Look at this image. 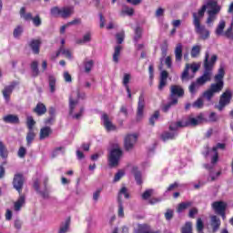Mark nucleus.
I'll return each instance as SVG.
<instances>
[{
	"label": "nucleus",
	"mask_w": 233,
	"mask_h": 233,
	"mask_svg": "<svg viewBox=\"0 0 233 233\" xmlns=\"http://www.w3.org/2000/svg\"><path fill=\"white\" fill-rule=\"evenodd\" d=\"M200 86H201L199 83H198V80H196L195 82H192L188 87L191 96H196V93L199 90Z\"/></svg>",
	"instance_id": "35"
},
{
	"label": "nucleus",
	"mask_w": 233,
	"mask_h": 233,
	"mask_svg": "<svg viewBox=\"0 0 233 233\" xmlns=\"http://www.w3.org/2000/svg\"><path fill=\"white\" fill-rule=\"evenodd\" d=\"M25 195H20L17 201L15 202V205H14L15 211L19 212V210H21V208H23V205H25Z\"/></svg>",
	"instance_id": "27"
},
{
	"label": "nucleus",
	"mask_w": 233,
	"mask_h": 233,
	"mask_svg": "<svg viewBox=\"0 0 233 233\" xmlns=\"http://www.w3.org/2000/svg\"><path fill=\"white\" fill-rule=\"evenodd\" d=\"M188 207H192V202H182V203L178 204L177 210L178 214H181V212H183L184 210H187V208H188Z\"/></svg>",
	"instance_id": "40"
},
{
	"label": "nucleus",
	"mask_w": 233,
	"mask_h": 233,
	"mask_svg": "<svg viewBox=\"0 0 233 233\" xmlns=\"http://www.w3.org/2000/svg\"><path fill=\"white\" fill-rule=\"evenodd\" d=\"M123 196L126 199H128L130 198V195L128 194V190L126 187H123L120 191L118 192V218H125V208L123 207Z\"/></svg>",
	"instance_id": "9"
},
{
	"label": "nucleus",
	"mask_w": 233,
	"mask_h": 233,
	"mask_svg": "<svg viewBox=\"0 0 233 233\" xmlns=\"http://www.w3.org/2000/svg\"><path fill=\"white\" fill-rule=\"evenodd\" d=\"M3 119L5 123H10L11 125H17L19 123V116L15 115H6Z\"/></svg>",
	"instance_id": "25"
},
{
	"label": "nucleus",
	"mask_w": 233,
	"mask_h": 233,
	"mask_svg": "<svg viewBox=\"0 0 233 233\" xmlns=\"http://www.w3.org/2000/svg\"><path fill=\"white\" fill-rule=\"evenodd\" d=\"M34 54H39V46H41L40 40H32L29 44Z\"/></svg>",
	"instance_id": "32"
},
{
	"label": "nucleus",
	"mask_w": 233,
	"mask_h": 233,
	"mask_svg": "<svg viewBox=\"0 0 233 233\" xmlns=\"http://www.w3.org/2000/svg\"><path fill=\"white\" fill-rule=\"evenodd\" d=\"M34 139H35V132H34V130H28L25 137L27 147H31L32 143H34Z\"/></svg>",
	"instance_id": "33"
},
{
	"label": "nucleus",
	"mask_w": 233,
	"mask_h": 233,
	"mask_svg": "<svg viewBox=\"0 0 233 233\" xmlns=\"http://www.w3.org/2000/svg\"><path fill=\"white\" fill-rule=\"evenodd\" d=\"M35 112L37 116H44V114H46V106L43 103H38L35 108Z\"/></svg>",
	"instance_id": "30"
},
{
	"label": "nucleus",
	"mask_w": 233,
	"mask_h": 233,
	"mask_svg": "<svg viewBox=\"0 0 233 233\" xmlns=\"http://www.w3.org/2000/svg\"><path fill=\"white\" fill-rule=\"evenodd\" d=\"M101 120L107 132H112L116 130V126L112 123V120H110V117H108V115L106 114L102 115Z\"/></svg>",
	"instance_id": "17"
},
{
	"label": "nucleus",
	"mask_w": 233,
	"mask_h": 233,
	"mask_svg": "<svg viewBox=\"0 0 233 233\" xmlns=\"http://www.w3.org/2000/svg\"><path fill=\"white\" fill-rule=\"evenodd\" d=\"M205 228V224L201 218L197 219V230L198 233H203V229Z\"/></svg>",
	"instance_id": "48"
},
{
	"label": "nucleus",
	"mask_w": 233,
	"mask_h": 233,
	"mask_svg": "<svg viewBox=\"0 0 233 233\" xmlns=\"http://www.w3.org/2000/svg\"><path fill=\"white\" fill-rule=\"evenodd\" d=\"M31 70L33 77H37L39 76V62L33 61L31 63Z\"/></svg>",
	"instance_id": "34"
},
{
	"label": "nucleus",
	"mask_w": 233,
	"mask_h": 233,
	"mask_svg": "<svg viewBox=\"0 0 233 233\" xmlns=\"http://www.w3.org/2000/svg\"><path fill=\"white\" fill-rule=\"evenodd\" d=\"M116 42L121 45L125 41V31H121L116 35Z\"/></svg>",
	"instance_id": "51"
},
{
	"label": "nucleus",
	"mask_w": 233,
	"mask_h": 233,
	"mask_svg": "<svg viewBox=\"0 0 233 233\" xmlns=\"http://www.w3.org/2000/svg\"><path fill=\"white\" fill-rule=\"evenodd\" d=\"M23 185H25V177L21 174H15L13 179V187L21 194L23 191Z\"/></svg>",
	"instance_id": "14"
},
{
	"label": "nucleus",
	"mask_w": 233,
	"mask_h": 233,
	"mask_svg": "<svg viewBox=\"0 0 233 233\" xmlns=\"http://www.w3.org/2000/svg\"><path fill=\"white\" fill-rule=\"evenodd\" d=\"M212 79V71H208L207 69H204L203 75L197 79V82L199 83L201 86L205 85L206 83H208Z\"/></svg>",
	"instance_id": "19"
},
{
	"label": "nucleus",
	"mask_w": 233,
	"mask_h": 233,
	"mask_svg": "<svg viewBox=\"0 0 233 233\" xmlns=\"http://www.w3.org/2000/svg\"><path fill=\"white\" fill-rule=\"evenodd\" d=\"M145 110V95L141 94L138 98V106H137V119H141L143 117V112Z\"/></svg>",
	"instance_id": "20"
},
{
	"label": "nucleus",
	"mask_w": 233,
	"mask_h": 233,
	"mask_svg": "<svg viewBox=\"0 0 233 233\" xmlns=\"http://www.w3.org/2000/svg\"><path fill=\"white\" fill-rule=\"evenodd\" d=\"M210 226L212 227V232L216 233L219 230V227H221V219L218 216L212 215L210 217Z\"/></svg>",
	"instance_id": "22"
},
{
	"label": "nucleus",
	"mask_w": 233,
	"mask_h": 233,
	"mask_svg": "<svg viewBox=\"0 0 233 233\" xmlns=\"http://www.w3.org/2000/svg\"><path fill=\"white\" fill-rule=\"evenodd\" d=\"M225 66H220L218 74L214 76L215 83L211 84L209 88L203 93V97H206L207 101H212L215 94H219L225 86Z\"/></svg>",
	"instance_id": "1"
},
{
	"label": "nucleus",
	"mask_w": 233,
	"mask_h": 233,
	"mask_svg": "<svg viewBox=\"0 0 233 233\" xmlns=\"http://www.w3.org/2000/svg\"><path fill=\"white\" fill-rule=\"evenodd\" d=\"M177 122H173L169 126V131L164 132L161 135V139L164 141H168L170 139H174L177 136V129L181 128V127H177Z\"/></svg>",
	"instance_id": "12"
},
{
	"label": "nucleus",
	"mask_w": 233,
	"mask_h": 233,
	"mask_svg": "<svg viewBox=\"0 0 233 233\" xmlns=\"http://www.w3.org/2000/svg\"><path fill=\"white\" fill-rule=\"evenodd\" d=\"M121 157H123V150L119 147H116L112 149L108 156V166L111 168H114L119 165V161H121Z\"/></svg>",
	"instance_id": "5"
},
{
	"label": "nucleus",
	"mask_w": 233,
	"mask_h": 233,
	"mask_svg": "<svg viewBox=\"0 0 233 233\" xmlns=\"http://www.w3.org/2000/svg\"><path fill=\"white\" fill-rule=\"evenodd\" d=\"M23 32H24L23 25H17L13 32V35L15 39H19V37H21V35H23Z\"/></svg>",
	"instance_id": "41"
},
{
	"label": "nucleus",
	"mask_w": 233,
	"mask_h": 233,
	"mask_svg": "<svg viewBox=\"0 0 233 233\" xmlns=\"http://www.w3.org/2000/svg\"><path fill=\"white\" fill-rule=\"evenodd\" d=\"M198 214V209L196 208H193L189 210V218H194L195 216Z\"/></svg>",
	"instance_id": "64"
},
{
	"label": "nucleus",
	"mask_w": 233,
	"mask_h": 233,
	"mask_svg": "<svg viewBox=\"0 0 233 233\" xmlns=\"http://www.w3.org/2000/svg\"><path fill=\"white\" fill-rule=\"evenodd\" d=\"M74 96H77V97H81V94L73 92L72 96L69 97V116L73 117V119H81L83 117V114L85 113V107H80L78 113L76 112V108L79 105V100L74 99Z\"/></svg>",
	"instance_id": "3"
},
{
	"label": "nucleus",
	"mask_w": 233,
	"mask_h": 233,
	"mask_svg": "<svg viewBox=\"0 0 233 233\" xmlns=\"http://www.w3.org/2000/svg\"><path fill=\"white\" fill-rule=\"evenodd\" d=\"M141 27H137L135 29V37H134V41L135 43H137V41H139L141 39Z\"/></svg>",
	"instance_id": "54"
},
{
	"label": "nucleus",
	"mask_w": 233,
	"mask_h": 233,
	"mask_svg": "<svg viewBox=\"0 0 233 233\" xmlns=\"http://www.w3.org/2000/svg\"><path fill=\"white\" fill-rule=\"evenodd\" d=\"M26 125H27L28 130H34V125H35V120H34V117L30 116H27Z\"/></svg>",
	"instance_id": "49"
},
{
	"label": "nucleus",
	"mask_w": 233,
	"mask_h": 233,
	"mask_svg": "<svg viewBox=\"0 0 233 233\" xmlns=\"http://www.w3.org/2000/svg\"><path fill=\"white\" fill-rule=\"evenodd\" d=\"M130 74H124L123 77V85L127 90V96L130 98L132 97V93L130 92V86H128V83H130Z\"/></svg>",
	"instance_id": "24"
},
{
	"label": "nucleus",
	"mask_w": 233,
	"mask_h": 233,
	"mask_svg": "<svg viewBox=\"0 0 233 233\" xmlns=\"http://www.w3.org/2000/svg\"><path fill=\"white\" fill-rule=\"evenodd\" d=\"M49 88L52 94L56 92V77L54 76H49Z\"/></svg>",
	"instance_id": "47"
},
{
	"label": "nucleus",
	"mask_w": 233,
	"mask_h": 233,
	"mask_svg": "<svg viewBox=\"0 0 233 233\" xmlns=\"http://www.w3.org/2000/svg\"><path fill=\"white\" fill-rule=\"evenodd\" d=\"M230 101H232V91L230 89H227L221 96L218 101V105L215 106V108H218L219 112L225 109V106L230 105Z\"/></svg>",
	"instance_id": "8"
},
{
	"label": "nucleus",
	"mask_w": 233,
	"mask_h": 233,
	"mask_svg": "<svg viewBox=\"0 0 233 233\" xmlns=\"http://www.w3.org/2000/svg\"><path fill=\"white\" fill-rule=\"evenodd\" d=\"M204 105L203 97H199L192 104L193 108H202Z\"/></svg>",
	"instance_id": "50"
},
{
	"label": "nucleus",
	"mask_w": 233,
	"mask_h": 233,
	"mask_svg": "<svg viewBox=\"0 0 233 233\" xmlns=\"http://www.w3.org/2000/svg\"><path fill=\"white\" fill-rule=\"evenodd\" d=\"M50 134H52V128H50L49 127H45L43 128L40 129V139H46V137H48V136H50Z\"/></svg>",
	"instance_id": "31"
},
{
	"label": "nucleus",
	"mask_w": 233,
	"mask_h": 233,
	"mask_svg": "<svg viewBox=\"0 0 233 233\" xmlns=\"http://www.w3.org/2000/svg\"><path fill=\"white\" fill-rule=\"evenodd\" d=\"M14 88H15V83H12L9 86H6L2 91L4 99H5L6 103L10 101V96H12V92H14Z\"/></svg>",
	"instance_id": "21"
},
{
	"label": "nucleus",
	"mask_w": 233,
	"mask_h": 233,
	"mask_svg": "<svg viewBox=\"0 0 233 233\" xmlns=\"http://www.w3.org/2000/svg\"><path fill=\"white\" fill-rule=\"evenodd\" d=\"M208 10V17L206 21L207 25L210 26L214 21L218 18V13L221 11V7L218 5V2L214 0H209L206 5V10Z\"/></svg>",
	"instance_id": "4"
},
{
	"label": "nucleus",
	"mask_w": 233,
	"mask_h": 233,
	"mask_svg": "<svg viewBox=\"0 0 233 233\" xmlns=\"http://www.w3.org/2000/svg\"><path fill=\"white\" fill-rule=\"evenodd\" d=\"M181 233H193L192 232V222H186L181 228Z\"/></svg>",
	"instance_id": "45"
},
{
	"label": "nucleus",
	"mask_w": 233,
	"mask_h": 233,
	"mask_svg": "<svg viewBox=\"0 0 233 233\" xmlns=\"http://www.w3.org/2000/svg\"><path fill=\"white\" fill-rule=\"evenodd\" d=\"M135 179L137 185H141L143 183V179L141 178V172L137 171L135 173Z\"/></svg>",
	"instance_id": "62"
},
{
	"label": "nucleus",
	"mask_w": 233,
	"mask_h": 233,
	"mask_svg": "<svg viewBox=\"0 0 233 233\" xmlns=\"http://www.w3.org/2000/svg\"><path fill=\"white\" fill-rule=\"evenodd\" d=\"M58 154H65V147H56L53 151V157H56V156H58Z\"/></svg>",
	"instance_id": "58"
},
{
	"label": "nucleus",
	"mask_w": 233,
	"mask_h": 233,
	"mask_svg": "<svg viewBox=\"0 0 233 233\" xmlns=\"http://www.w3.org/2000/svg\"><path fill=\"white\" fill-rule=\"evenodd\" d=\"M233 28L232 26H229L228 28V30L225 32L224 35H226V37H228V39H232L233 40V32H232Z\"/></svg>",
	"instance_id": "60"
},
{
	"label": "nucleus",
	"mask_w": 233,
	"mask_h": 233,
	"mask_svg": "<svg viewBox=\"0 0 233 233\" xmlns=\"http://www.w3.org/2000/svg\"><path fill=\"white\" fill-rule=\"evenodd\" d=\"M217 61H218L217 55L210 56V52L206 51L205 58H204V70L212 72V70H214V66Z\"/></svg>",
	"instance_id": "10"
},
{
	"label": "nucleus",
	"mask_w": 233,
	"mask_h": 233,
	"mask_svg": "<svg viewBox=\"0 0 233 233\" xmlns=\"http://www.w3.org/2000/svg\"><path fill=\"white\" fill-rule=\"evenodd\" d=\"M165 218L167 221H170V219L174 218V211L172 209H167V212L165 213Z\"/></svg>",
	"instance_id": "57"
},
{
	"label": "nucleus",
	"mask_w": 233,
	"mask_h": 233,
	"mask_svg": "<svg viewBox=\"0 0 233 233\" xmlns=\"http://www.w3.org/2000/svg\"><path fill=\"white\" fill-rule=\"evenodd\" d=\"M159 119V111H156L153 116L149 118V123L154 127L156 125V121Z\"/></svg>",
	"instance_id": "52"
},
{
	"label": "nucleus",
	"mask_w": 233,
	"mask_h": 233,
	"mask_svg": "<svg viewBox=\"0 0 233 233\" xmlns=\"http://www.w3.org/2000/svg\"><path fill=\"white\" fill-rule=\"evenodd\" d=\"M120 15L125 17V15H134V9L132 7H128L127 5H123Z\"/></svg>",
	"instance_id": "36"
},
{
	"label": "nucleus",
	"mask_w": 233,
	"mask_h": 233,
	"mask_svg": "<svg viewBox=\"0 0 233 233\" xmlns=\"http://www.w3.org/2000/svg\"><path fill=\"white\" fill-rule=\"evenodd\" d=\"M203 114H200L196 117H189L187 121H177L175 127H180V128H184L185 127H198V125L203 123Z\"/></svg>",
	"instance_id": "7"
},
{
	"label": "nucleus",
	"mask_w": 233,
	"mask_h": 233,
	"mask_svg": "<svg viewBox=\"0 0 233 233\" xmlns=\"http://www.w3.org/2000/svg\"><path fill=\"white\" fill-rule=\"evenodd\" d=\"M74 14V7L73 6H66L59 8L57 6L51 8V15L55 17H63L66 19V17H70V15Z\"/></svg>",
	"instance_id": "6"
},
{
	"label": "nucleus",
	"mask_w": 233,
	"mask_h": 233,
	"mask_svg": "<svg viewBox=\"0 0 233 233\" xmlns=\"http://www.w3.org/2000/svg\"><path fill=\"white\" fill-rule=\"evenodd\" d=\"M170 92V100L172 101V105H177V97H183V96H185V90H183L181 86H171Z\"/></svg>",
	"instance_id": "11"
},
{
	"label": "nucleus",
	"mask_w": 233,
	"mask_h": 233,
	"mask_svg": "<svg viewBox=\"0 0 233 233\" xmlns=\"http://www.w3.org/2000/svg\"><path fill=\"white\" fill-rule=\"evenodd\" d=\"M138 233H159V231H152L148 225L142 224L138 226Z\"/></svg>",
	"instance_id": "37"
},
{
	"label": "nucleus",
	"mask_w": 233,
	"mask_h": 233,
	"mask_svg": "<svg viewBox=\"0 0 233 233\" xmlns=\"http://www.w3.org/2000/svg\"><path fill=\"white\" fill-rule=\"evenodd\" d=\"M34 188H35V190H36V192H38V194H40L42 196V198H44V199H46L48 198V191H46V190H45V191L39 190V182L38 181H35Z\"/></svg>",
	"instance_id": "39"
},
{
	"label": "nucleus",
	"mask_w": 233,
	"mask_h": 233,
	"mask_svg": "<svg viewBox=\"0 0 233 233\" xmlns=\"http://www.w3.org/2000/svg\"><path fill=\"white\" fill-rule=\"evenodd\" d=\"M183 59V44L178 43L175 47V61L176 63H181Z\"/></svg>",
	"instance_id": "23"
},
{
	"label": "nucleus",
	"mask_w": 233,
	"mask_h": 233,
	"mask_svg": "<svg viewBox=\"0 0 233 233\" xmlns=\"http://www.w3.org/2000/svg\"><path fill=\"white\" fill-rule=\"evenodd\" d=\"M137 142V135L130 134L125 137L124 147L126 150H132L134 148V145Z\"/></svg>",
	"instance_id": "15"
},
{
	"label": "nucleus",
	"mask_w": 233,
	"mask_h": 233,
	"mask_svg": "<svg viewBox=\"0 0 233 233\" xmlns=\"http://www.w3.org/2000/svg\"><path fill=\"white\" fill-rule=\"evenodd\" d=\"M225 150V144L218 143L215 147H212V152H218V149Z\"/></svg>",
	"instance_id": "59"
},
{
	"label": "nucleus",
	"mask_w": 233,
	"mask_h": 233,
	"mask_svg": "<svg viewBox=\"0 0 233 233\" xmlns=\"http://www.w3.org/2000/svg\"><path fill=\"white\" fill-rule=\"evenodd\" d=\"M213 154L211 157V164H206L204 165L205 168H207V170H212V168H214V165H216V163H218V161L219 160V155L218 154V151H210V150H207L204 153L205 157H207L208 155Z\"/></svg>",
	"instance_id": "13"
},
{
	"label": "nucleus",
	"mask_w": 233,
	"mask_h": 233,
	"mask_svg": "<svg viewBox=\"0 0 233 233\" xmlns=\"http://www.w3.org/2000/svg\"><path fill=\"white\" fill-rule=\"evenodd\" d=\"M33 21V25L35 26H41V18L39 17V15H36L35 17L32 18Z\"/></svg>",
	"instance_id": "61"
},
{
	"label": "nucleus",
	"mask_w": 233,
	"mask_h": 233,
	"mask_svg": "<svg viewBox=\"0 0 233 233\" xmlns=\"http://www.w3.org/2000/svg\"><path fill=\"white\" fill-rule=\"evenodd\" d=\"M188 70H190V66L187 64L186 65V68L182 73L181 79L185 81V79H188Z\"/></svg>",
	"instance_id": "55"
},
{
	"label": "nucleus",
	"mask_w": 233,
	"mask_h": 233,
	"mask_svg": "<svg viewBox=\"0 0 233 233\" xmlns=\"http://www.w3.org/2000/svg\"><path fill=\"white\" fill-rule=\"evenodd\" d=\"M151 196H152V189H147L143 193L142 198L143 199H148V198H150Z\"/></svg>",
	"instance_id": "63"
},
{
	"label": "nucleus",
	"mask_w": 233,
	"mask_h": 233,
	"mask_svg": "<svg viewBox=\"0 0 233 233\" xmlns=\"http://www.w3.org/2000/svg\"><path fill=\"white\" fill-rule=\"evenodd\" d=\"M205 12H207V5H202L198 13H193V25L195 27V32L204 41L210 37V31L207 29L204 25H201V19L205 17Z\"/></svg>",
	"instance_id": "2"
},
{
	"label": "nucleus",
	"mask_w": 233,
	"mask_h": 233,
	"mask_svg": "<svg viewBox=\"0 0 233 233\" xmlns=\"http://www.w3.org/2000/svg\"><path fill=\"white\" fill-rule=\"evenodd\" d=\"M84 68L85 72L88 74V72H91L92 68H94V60H86L84 62Z\"/></svg>",
	"instance_id": "43"
},
{
	"label": "nucleus",
	"mask_w": 233,
	"mask_h": 233,
	"mask_svg": "<svg viewBox=\"0 0 233 233\" xmlns=\"http://www.w3.org/2000/svg\"><path fill=\"white\" fill-rule=\"evenodd\" d=\"M215 214H219L221 212H227V203L223 201H215L211 205Z\"/></svg>",
	"instance_id": "18"
},
{
	"label": "nucleus",
	"mask_w": 233,
	"mask_h": 233,
	"mask_svg": "<svg viewBox=\"0 0 233 233\" xmlns=\"http://www.w3.org/2000/svg\"><path fill=\"white\" fill-rule=\"evenodd\" d=\"M70 227V218H67L64 224L60 227L58 233H66L68 232V228Z\"/></svg>",
	"instance_id": "46"
},
{
	"label": "nucleus",
	"mask_w": 233,
	"mask_h": 233,
	"mask_svg": "<svg viewBox=\"0 0 233 233\" xmlns=\"http://www.w3.org/2000/svg\"><path fill=\"white\" fill-rule=\"evenodd\" d=\"M121 48H122L121 46H116L115 47V52H114V55H113V61L115 63H118V61H119V56L121 54Z\"/></svg>",
	"instance_id": "44"
},
{
	"label": "nucleus",
	"mask_w": 233,
	"mask_h": 233,
	"mask_svg": "<svg viewBox=\"0 0 233 233\" xmlns=\"http://www.w3.org/2000/svg\"><path fill=\"white\" fill-rule=\"evenodd\" d=\"M26 9L25 7H22L20 9V16L23 17V19H25V21H30V19L32 20L34 17H32V13H27L25 14Z\"/></svg>",
	"instance_id": "42"
},
{
	"label": "nucleus",
	"mask_w": 233,
	"mask_h": 233,
	"mask_svg": "<svg viewBox=\"0 0 233 233\" xmlns=\"http://www.w3.org/2000/svg\"><path fill=\"white\" fill-rule=\"evenodd\" d=\"M201 48L202 46L199 44L193 46L190 52L191 57L194 59H196V57H199V54H201Z\"/></svg>",
	"instance_id": "29"
},
{
	"label": "nucleus",
	"mask_w": 233,
	"mask_h": 233,
	"mask_svg": "<svg viewBox=\"0 0 233 233\" xmlns=\"http://www.w3.org/2000/svg\"><path fill=\"white\" fill-rule=\"evenodd\" d=\"M60 56H64V57H66V59H69V61H72L74 59V56L72 55V51L69 49L65 48L63 46L58 49L56 56H53L52 58L56 59V57H59Z\"/></svg>",
	"instance_id": "16"
},
{
	"label": "nucleus",
	"mask_w": 233,
	"mask_h": 233,
	"mask_svg": "<svg viewBox=\"0 0 233 233\" xmlns=\"http://www.w3.org/2000/svg\"><path fill=\"white\" fill-rule=\"evenodd\" d=\"M8 148L6 147V145L3 141L0 140V157L2 159H8Z\"/></svg>",
	"instance_id": "28"
},
{
	"label": "nucleus",
	"mask_w": 233,
	"mask_h": 233,
	"mask_svg": "<svg viewBox=\"0 0 233 233\" xmlns=\"http://www.w3.org/2000/svg\"><path fill=\"white\" fill-rule=\"evenodd\" d=\"M123 176H125V171L118 170L114 177L113 183H117V181H120L121 177H123Z\"/></svg>",
	"instance_id": "53"
},
{
	"label": "nucleus",
	"mask_w": 233,
	"mask_h": 233,
	"mask_svg": "<svg viewBox=\"0 0 233 233\" xmlns=\"http://www.w3.org/2000/svg\"><path fill=\"white\" fill-rule=\"evenodd\" d=\"M92 41V33L87 32L86 33L82 38L76 39V45H85L86 43H90Z\"/></svg>",
	"instance_id": "26"
},
{
	"label": "nucleus",
	"mask_w": 233,
	"mask_h": 233,
	"mask_svg": "<svg viewBox=\"0 0 233 233\" xmlns=\"http://www.w3.org/2000/svg\"><path fill=\"white\" fill-rule=\"evenodd\" d=\"M226 23L225 20H221L217 26L215 31L216 35H223V30H225Z\"/></svg>",
	"instance_id": "38"
},
{
	"label": "nucleus",
	"mask_w": 233,
	"mask_h": 233,
	"mask_svg": "<svg viewBox=\"0 0 233 233\" xmlns=\"http://www.w3.org/2000/svg\"><path fill=\"white\" fill-rule=\"evenodd\" d=\"M17 156L18 157H21V158L25 157L26 156V148L25 147H21L18 149Z\"/></svg>",
	"instance_id": "56"
}]
</instances>
